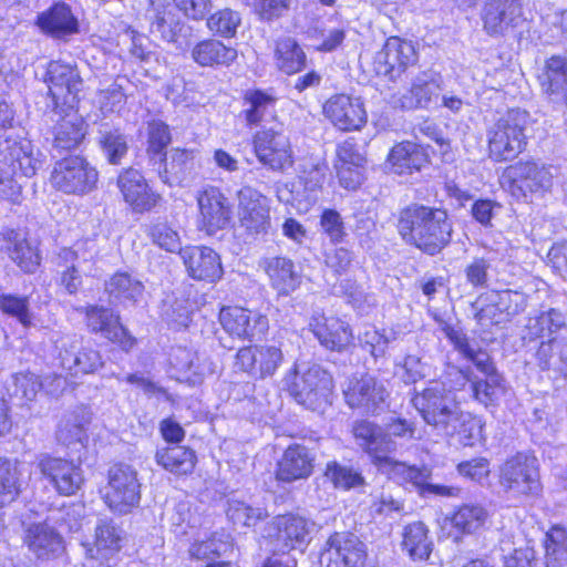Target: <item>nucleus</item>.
I'll return each mask as SVG.
<instances>
[{
	"label": "nucleus",
	"instance_id": "e2e57ef3",
	"mask_svg": "<svg viewBox=\"0 0 567 567\" xmlns=\"http://www.w3.org/2000/svg\"><path fill=\"white\" fill-rule=\"evenodd\" d=\"M563 326H565L563 313L556 309H549L542 312L538 317L529 319L527 329L529 338H537L543 337L545 331L549 334L556 332Z\"/></svg>",
	"mask_w": 567,
	"mask_h": 567
},
{
	"label": "nucleus",
	"instance_id": "4c0bfd02",
	"mask_svg": "<svg viewBox=\"0 0 567 567\" xmlns=\"http://www.w3.org/2000/svg\"><path fill=\"white\" fill-rule=\"evenodd\" d=\"M277 99L261 90H249L244 95L246 109L243 111L246 123L257 126L275 117Z\"/></svg>",
	"mask_w": 567,
	"mask_h": 567
},
{
	"label": "nucleus",
	"instance_id": "2f4dec72",
	"mask_svg": "<svg viewBox=\"0 0 567 567\" xmlns=\"http://www.w3.org/2000/svg\"><path fill=\"white\" fill-rule=\"evenodd\" d=\"M40 30L54 39H63L79 31V22L69 4L56 2L37 18Z\"/></svg>",
	"mask_w": 567,
	"mask_h": 567
},
{
	"label": "nucleus",
	"instance_id": "49530a36",
	"mask_svg": "<svg viewBox=\"0 0 567 567\" xmlns=\"http://www.w3.org/2000/svg\"><path fill=\"white\" fill-rule=\"evenodd\" d=\"M192 303L184 296L167 295L161 305V317L173 329L186 328L190 322Z\"/></svg>",
	"mask_w": 567,
	"mask_h": 567
},
{
	"label": "nucleus",
	"instance_id": "37998d69",
	"mask_svg": "<svg viewBox=\"0 0 567 567\" xmlns=\"http://www.w3.org/2000/svg\"><path fill=\"white\" fill-rule=\"evenodd\" d=\"M99 145L107 162L112 165L121 164L128 152V138L118 128L107 123L101 124L99 132Z\"/></svg>",
	"mask_w": 567,
	"mask_h": 567
},
{
	"label": "nucleus",
	"instance_id": "09e8293b",
	"mask_svg": "<svg viewBox=\"0 0 567 567\" xmlns=\"http://www.w3.org/2000/svg\"><path fill=\"white\" fill-rule=\"evenodd\" d=\"M488 518L487 509L480 504H464L451 517V523L457 530L472 534L482 528Z\"/></svg>",
	"mask_w": 567,
	"mask_h": 567
},
{
	"label": "nucleus",
	"instance_id": "8fccbe9b",
	"mask_svg": "<svg viewBox=\"0 0 567 567\" xmlns=\"http://www.w3.org/2000/svg\"><path fill=\"white\" fill-rule=\"evenodd\" d=\"M495 291L481 295L472 305L474 318L483 328L507 322V319L495 299Z\"/></svg>",
	"mask_w": 567,
	"mask_h": 567
},
{
	"label": "nucleus",
	"instance_id": "052dcab7",
	"mask_svg": "<svg viewBox=\"0 0 567 567\" xmlns=\"http://www.w3.org/2000/svg\"><path fill=\"white\" fill-rule=\"evenodd\" d=\"M227 516L236 525L255 526L258 522L268 517V513L262 507H251L250 505L240 502L231 501L228 504Z\"/></svg>",
	"mask_w": 567,
	"mask_h": 567
},
{
	"label": "nucleus",
	"instance_id": "aec40b11",
	"mask_svg": "<svg viewBox=\"0 0 567 567\" xmlns=\"http://www.w3.org/2000/svg\"><path fill=\"white\" fill-rule=\"evenodd\" d=\"M181 257L190 278L197 281L215 284L224 275L220 256L207 246H188Z\"/></svg>",
	"mask_w": 567,
	"mask_h": 567
},
{
	"label": "nucleus",
	"instance_id": "bf43d9fd",
	"mask_svg": "<svg viewBox=\"0 0 567 567\" xmlns=\"http://www.w3.org/2000/svg\"><path fill=\"white\" fill-rule=\"evenodd\" d=\"M122 529L111 519H100L95 527V546L99 551H118L122 547Z\"/></svg>",
	"mask_w": 567,
	"mask_h": 567
},
{
	"label": "nucleus",
	"instance_id": "4d7b16f0",
	"mask_svg": "<svg viewBox=\"0 0 567 567\" xmlns=\"http://www.w3.org/2000/svg\"><path fill=\"white\" fill-rule=\"evenodd\" d=\"M382 472H385L392 477L411 482L415 486L420 487L423 492H425L426 485L429 484V480L431 477V470L429 467L410 466L393 458L388 463Z\"/></svg>",
	"mask_w": 567,
	"mask_h": 567
},
{
	"label": "nucleus",
	"instance_id": "4468645a",
	"mask_svg": "<svg viewBox=\"0 0 567 567\" xmlns=\"http://www.w3.org/2000/svg\"><path fill=\"white\" fill-rule=\"evenodd\" d=\"M25 544L37 560L41 563L58 561L63 566L69 564L63 537L45 520L29 526Z\"/></svg>",
	"mask_w": 567,
	"mask_h": 567
},
{
	"label": "nucleus",
	"instance_id": "5fc2aeb1",
	"mask_svg": "<svg viewBox=\"0 0 567 567\" xmlns=\"http://www.w3.org/2000/svg\"><path fill=\"white\" fill-rule=\"evenodd\" d=\"M171 143V133L168 126L162 121H152L147 126V156L150 164H159L161 156L165 154V148Z\"/></svg>",
	"mask_w": 567,
	"mask_h": 567
},
{
	"label": "nucleus",
	"instance_id": "13d9d810",
	"mask_svg": "<svg viewBox=\"0 0 567 567\" xmlns=\"http://www.w3.org/2000/svg\"><path fill=\"white\" fill-rule=\"evenodd\" d=\"M0 310L20 322L24 328L32 324L33 315L27 296L0 293Z\"/></svg>",
	"mask_w": 567,
	"mask_h": 567
},
{
	"label": "nucleus",
	"instance_id": "20e7f679",
	"mask_svg": "<svg viewBox=\"0 0 567 567\" xmlns=\"http://www.w3.org/2000/svg\"><path fill=\"white\" fill-rule=\"evenodd\" d=\"M498 484L507 494L517 497H537L543 491L539 462L530 453L517 452L499 466Z\"/></svg>",
	"mask_w": 567,
	"mask_h": 567
},
{
	"label": "nucleus",
	"instance_id": "58836bf2",
	"mask_svg": "<svg viewBox=\"0 0 567 567\" xmlns=\"http://www.w3.org/2000/svg\"><path fill=\"white\" fill-rule=\"evenodd\" d=\"M540 82L547 94L567 104V58L553 55L547 59Z\"/></svg>",
	"mask_w": 567,
	"mask_h": 567
},
{
	"label": "nucleus",
	"instance_id": "338daca9",
	"mask_svg": "<svg viewBox=\"0 0 567 567\" xmlns=\"http://www.w3.org/2000/svg\"><path fill=\"white\" fill-rule=\"evenodd\" d=\"M152 241L169 252H176L184 249L181 247V238L176 230H174L166 223H157L150 228L148 231Z\"/></svg>",
	"mask_w": 567,
	"mask_h": 567
},
{
	"label": "nucleus",
	"instance_id": "a19ab883",
	"mask_svg": "<svg viewBox=\"0 0 567 567\" xmlns=\"http://www.w3.org/2000/svg\"><path fill=\"white\" fill-rule=\"evenodd\" d=\"M155 458L158 465L177 475L192 473L196 463L195 452L181 445L158 449Z\"/></svg>",
	"mask_w": 567,
	"mask_h": 567
},
{
	"label": "nucleus",
	"instance_id": "4be33fe9",
	"mask_svg": "<svg viewBox=\"0 0 567 567\" xmlns=\"http://www.w3.org/2000/svg\"><path fill=\"white\" fill-rule=\"evenodd\" d=\"M219 319L224 330L239 339H259L268 330L266 316L240 307L221 309Z\"/></svg>",
	"mask_w": 567,
	"mask_h": 567
},
{
	"label": "nucleus",
	"instance_id": "c85d7f7f",
	"mask_svg": "<svg viewBox=\"0 0 567 567\" xmlns=\"http://www.w3.org/2000/svg\"><path fill=\"white\" fill-rule=\"evenodd\" d=\"M61 365L72 375L94 373L103 367L100 352L92 347L82 346L76 338L62 344Z\"/></svg>",
	"mask_w": 567,
	"mask_h": 567
},
{
	"label": "nucleus",
	"instance_id": "c03bdc74",
	"mask_svg": "<svg viewBox=\"0 0 567 567\" xmlns=\"http://www.w3.org/2000/svg\"><path fill=\"white\" fill-rule=\"evenodd\" d=\"M457 373L462 384L471 383L473 396L484 405L494 403L505 391L504 378L499 373L485 375L484 380L472 379L468 370H458Z\"/></svg>",
	"mask_w": 567,
	"mask_h": 567
},
{
	"label": "nucleus",
	"instance_id": "603ef678",
	"mask_svg": "<svg viewBox=\"0 0 567 567\" xmlns=\"http://www.w3.org/2000/svg\"><path fill=\"white\" fill-rule=\"evenodd\" d=\"M151 32L158 33V35L167 42H176L178 32L182 31L183 25L175 19L172 7L158 6L150 16Z\"/></svg>",
	"mask_w": 567,
	"mask_h": 567
},
{
	"label": "nucleus",
	"instance_id": "69168bd1",
	"mask_svg": "<svg viewBox=\"0 0 567 567\" xmlns=\"http://www.w3.org/2000/svg\"><path fill=\"white\" fill-rule=\"evenodd\" d=\"M324 475L330 480L336 487L349 489L360 486L364 480L360 473L352 467L340 465L336 462L327 465Z\"/></svg>",
	"mask_w": 567,
	"mask_h": 567
},
{
	"label": "nucleus",
	"instance_id": "f03ea898",
	"mask_svg": "<svg viewBox=\"0 0 567 567\" xmlns=\"http://www.w3.org/2000/svg\"><path fill=\"white\" fill-rule=\"evenodd\" d=\"M411 403L426 424L442 433L453 432L461 417L454 393L440 382L432 381L422 391H414Z\"/></svg>",
	"mask_w": 567,
	"mask_h": 567
},
{
	"label": "nucleus",
	"instance_id": "cd10ccee",
	"mask_svg": "<svg viewBox=\"0 0 567 567\" xmlns=\"http://www.w3.org/2000/svg\"><path fill=\"white\" fill-rule=\"evenodd\" d=\"M240 221L249 231H265L270 223L267 198L250 186L238 192Z\"/></svg>",
	"mask_w": 567,
	"mask_h": 567
},
{
	"label": "nucleus",
	"instance_id": "f704fd0d",
	"mask_svg": "<svg viewBox=\"0 0 567 567\" xmlns=\"http://www.w3.org/2000/svg\"><path fill=\"white\" fill-rule=\"evenodd\" d=\"M264 269L269 277L271 287L282 296L293 292L301 284V276L296 271L295 264L286 257L265 259Z\"/></svg>",
	"mask_w": 567,
	"mask_h": 567
},
{
	"label": "nucleus",
	"instance_id": "5701e85b",
	"mask_svg": "<svg viewBox=\"0 0 567 567\" xmlns=\"http://www.w3.org/2000/svg\"><path fill=\"white\" fill-rule=\"evenodd\" d=\"M0 243L9 258L25 274H34L41 265L39 248L31 243L21 229L3 228Z\"/></svg>",
	"mask_w": 567,
	"mask_h": 567
},
{
	"label": "nucleus",
	"instance_id": "2eb2a0df",
	"mask_svg": "<svg viewBox=\"0 0 567 567\" xmlns=\"http://www.w3.org/2000/svg\"><path fill=\"white\" fill-rule=\"evenodd\" d=\"M417 62V53L411 41L391 37L373 59V70L378 75L391 80L399 78L410 65Z\"/></svg>",
	"mask_w": 567,
	"mask_h": 567
},
{
	"label": "nucleus",
	"instance_id": "6e6552de",
	"mask_svg": "<svg viewBox=\"0 0 567 567\" xmlns=\"http://www.w3.org/2000/svg\"><path fill=\"white\" fill-rule=\"evenodd\" d=\"M50 179L58 190L84 195L96 187L99 173L84 157L72 155L55 163Z\"/></svg>",
	"mask_w": 567,
	"mask_h": 567
},
{
	"label": "nucleus",
	"instance_id": "6e6d98bb",
	"mask_svg": "<svg viewBox=\"0 0 567 567\" xmlns=\"http://www.w3.org/2000/svg\"><path fill=\"white\" fill-rule=\"evenodd\" d=\"M20 494V480L17 465L0 458V507L11 504Z\"/></svg>",
	"mask_w": 567,
	"mask_h": 567
},
{
	"label": "nucleus",
	"instance_id": "ddd939ff",
	"mask_svg": "<svg viewBox=\"0 0 567 567\" xmlns=\"http://www.w3.org/2000/svg\"><path fill=\"white\" fill-rule=\"evenodd\" d=\"M254 146L258 161L272 171L282 172L293 163L290 140L282 130L258 132Z\"/></svg>",
	"mask_w": 567,
	"mask_h": 567
},
{
	"label": "nucleus",
	"instance_id": "b1692460",
	"mask_svg": "<svg viewBox=\"0 0 567 567\" xmlns=\"http://www.w3.org/2000/svg\"><path fill=\"white\" fill-rule=\"evenodd\" d=\"M324 115L341 131L360 130L367 122V112L360 99L336 94L323 105Z\"/></svg>",
	"mask_w": 567,
	"mask_h": 567
},
{
	"label": "nucleus",
	"instance_id": "864d4df0",
	"mask_svg": "<svg viewBox=\"0 0 567 567\" xmlns=\"http://www.w3.org/2000/svg\"><path fill=\"white\" fill-rule=\"evenodd\" d=\"M84 518V506L82 504H70L59 508H51L45 518L50 525H54L70 533L80 530Z\"/></svg>",
	"mask_w": 567,
	"mask_h": 567
},
{
	"label": "nucleus",
	"instance_id": "0eeeda50",
	"mask_svg": "<svg viewBox=\"0 0 567 567\" xmlns=\"http://www.w3.org/2000/svg\"><path fill=\"white\" fill-rule=\"evenodd\" d=\"M140 488L136 470L128 464H115L109 470L103 499L113 513L125 515L138 505Z\"/></svg>",
	"mask_w": 567,
	"mask_h": 567
},
{
	"label": "nucleus",
	"instance_id": "473e14b6",
	"mask_svg": "<svg viewBox=\"0 0 567 567\" xmlns=\"http://www.w3.org/2000/svg\"><path fill=\"white\" fill-rule=\"evenodd\" d=\"M386 396L385 388L370 375L357 380L346 392L347 402L351 408H361L372 413L381 408Z\"/></svg>",
	"mask_w": 567,
	"mask_h": 567
},
{
	"label": "nucleus",
	"instance_id": "de8ad7c7",
	"mask_svg": "<svg viewBox=\"0 0 567 567\" xmlns=\"http://www.w3.org/2000/svg\"><path fill=\"white\" fill-rule=\"evenodd\" d=\"M105 290L110 298L117 302H136L142 296L143 284L127 272H116L105 284Z\"/></svg>",
	"mask_w": 567,
	"mask_h": 567
},
{
	"label": "nucleus",
	"instance_id": "7c9ffc66",
	"mask_svg": "<svg viewBox=\"0 0 567 567\" xmlns=\"http://www.w3.org/2000/svg\"><path fill=\"white\" fill-rule=\"evenodd\" d=\"M165 184H181L186 181L195 169V154L192 150L172 148L161 156L159 164H151Z\"/></svg>",
	"mask_w": 567,
	"mask_h": 567
},
{
	"label": "nucleus",
	"instance_id": "39448f33",
	"mask_svg": "<svg viewBox=\"0 0 567 567\" xmlns=\"http://www.w3.org/2000/svg\"><path fill=\"white\" fill-rule=\"evenodd\" d=\"M332 388L331 375L318 364L302 372L295 371L291 381L287 379L289 394L299 404L312 411L330 403Z\"/></svg>",
	"mask_w": 567,
	"mask_h": 567
},
{
	"label": "nucleus",
	"instance_id": "412c9836",
	"mask_svg": "<svg viewBox=\"0 0 567 567\" xmlns=\"http://www.w3.org/2000/svg\"><path fill=\"white\" fill-rule=\"evenodd\" d=\"M117 187L125 200L135 213L153 209L161 200V195L153 192L143 174L128 167L117 177Z\"/></svg>",
	"mask_w": 567,
	"mask_h": 567
},
{
	"label": "nucleus",
	"instance_id": "6ab92c4d",
	"mask_svg": "<svg viewBox=\"0 0 567 567\" xmlns=\"http://www.w3.org/2000/svg\"><path fill=\"white\" fill-rule=\"evenodd\" d=\"M197 202L200 224L208 235H215L230 224L233 206L217 187L205 188L199 193Z\"/></svg>",
	"mask_w": 567,
	"mask_h": 567
},
{
	"label": "nucleus",
	"instance_id": "423d86ee",
	"mask_svg": "<svg viewBox=\"0 0 567 567\" xmlns=\"http://www.w3.org/2000/svg\"><path fill=\"white\" fill-rule=\"evenodd\" d=\"M509 183V192L516 198L528 195H544L553 186V167L535 159H519L509 165L504 173Z\"/></svg>",
	"mask_w": 567,
	"mask_h": 567
},
{
	"label": "nucleus",
	"instance_id": "c756f323",
	"mask_svg": "<svg viewBox=\"0 0 567 567\" xmlns=\"http://www.w3.org/2000/svg\"><path fill=\"white\" fill-rule=\"evenodd\" d=\"M312 526L313 524L305 517L292 514L279 515L271 522L274 533H269V536L275 538L278 546L290 550L308 542Z\"/></svg>",
	"mask_w": 567,
	"mask_h": 567
},
{
	"label": "nucleus",
	"instance_id": "f3484780",
	"mask_svg": "<svg viewBox=\"0 0 567 567\" xmlns=\"http://www.w3.org/2000/svg\"><path fill=\"white\" fill-rule=\"evenodd\" d=\"M481 19L488 35L504 37L524 22L520 0H486Z\"/></svg>",
	"mask_w": 567,
	"mask_h": 567
},
{
	"label": "nucleus",
	"instance_id": "f257e3e1",
	"mask_svg": "<svg viewBox=\"0 0 567 567\" xmlns=\"http://www.w3.org/2000/svg\"><path fill=\"white\" fill-rule=\"evenodd\" d=\"M396 228L406 245L430 256L441 252L452 240L449 215L436 207L409 205L400 212Z\"/></svg>",
	"mask_w": 567,
	"mask_h": 567
},
{
	"label": "nucleus",
	"instance_id": "3c124183",
	"mask_svg": "<svg viewBox=\"0 0 567 567\" xmlns=\"http://www.w3.org/2000/svg\"><path fill=\"white\" fill-rule=\"evenodd\" d=\"M546 567H564L567 565V530L554 526L546 533L545 542Z\"/></svg>",
	"mask_w": 567,
	"mask_h": 567
},
{
	"label": "nucleus",
	"instance_id": "7ed1b4c3",
	"mask_svg": "<svg viewBox=\"0 0 567 567\" xmlns=\"http://www.w3.org/2000/svg\"><path fill=\"white\" fill-rule=\"evenodd\" d=\"M528 113L513 109L502 115L486 132L489 157L495 162L515 158L527 144Z\"/></svg>",
	"mask_w": 567,
	"mask_h": 567
},
{
	"label": "nucleus",
	"instance_id": "f8f14e48",
	"mask_svg": "<svg viewBox=\"0 0 567 567\" xmlns=\"http://www.w3.org/2000/svg\"><path fill=\"white\" fill-rule=\"evenodd\" d=\"M38 468L62 496L75 495L85 482L81 464L65 458L43 455L38 462Z\"/></svg>",
	"mask_w": 567,
	"mask_h": 567
},
{
	"label": "nucleus",
	"instance_id": "a878e982",
	"mask_svg": "<svg viewBox=\"0 0 567 567\" xmlns=\"http://www.w3.org/2000/svg\"><path fill=\"white\" fill-rule=\"evenodd\" d=\"M316 453L302 445L291 444L278 462L276 478L284 483L307 480L315 468Z\"/></svg>",
	"mask_w": 567,
	"mask_h": 567
},
{
	"label": "nucleus",
	"instance_id": "a211bd4d",
	"mask_svg": "<svg viewBox=\"0 0 567 567\" xmlns=\"http://www.w3.org/2000/svg\"><path fill=\"white\" fill-rule=\"evenodd\" d=\"M284 360L275 346L244 347L236 354L235 367L256 379L271 377Z\"/></svg>",
	"mask_w": 567,
	"mask_h": 567
},
{
	"label": "nucleus",
	"instance_id": "72a5a7b5",
	"mask_svg": "<svg viewBox=\"0 0 567 567\" xmlns=\"http://www.w3.org/2000/svg\"><path fill=\"white\" fill-rule=\"evenodd\" d=\"M427 162L429 157L424 150L412 142H402L394 145L388 155L389 168L396 175L420 172Z\"/></svg>",
	"mask_w": 567,
	"mask_h": 567
},
{
	"label": "nucleus",
	"instance_id": "dca6fc26",
	"mask_svg": "<svg viewBox=\"0 0 567 567\" xmlns=\"http://www.w3.org/2000/svg\"><path fill=\"white\" fill-rule=\"evenodd\" d=\"M93 259L92 241L63 247L55 257V265L62 268L61 285L70 295L76 293L82 285L81 272L91 269Z\"/></svg>",
	"mask_w": 567,
	"mask_h": 567
},
{
	"label": "nucleus",
	"instance_id": "774afa93",
	"mask_svg": "<svg viewBox=\"0 0 567 567\" xmlns=\"http://www.w3.org/2000/svg\"><path fill=\"white\" fill-rule=\"evenodd\" d=\"M327 554L330 559L340 561L350 553L353 546H359V537L351 533H334L327 540Z\"/></svg>",
	"mask_w": 567,
	"mask_h": 567
},
{
	"label": "nucleus",
	"instance_id": "1a4fd4ad",
	"mask_svg": "<svg viewBox=\"0 0 567 567\" xmlns=\"http://www.w3.org/2000/svg\"><path fill=\"white\" fill-rule=\"evenodd\" d=\"M45 82L54 109H74L83 90V79L75 64L51 61L47 69Z\"/></svg>",
	"mask_w": 567,
	"mask_h": 567
},
{
	"label": "nucleus",
	"instance_id": "9d476101",
	"mask_svg": "<svg viewBox=\"0 0 567 567\" xmlns=\"http://www.w3.org/2000/svg\"><path fill=\"white\" fill-rule=\"evenodd\" d=\"M0 165L13 177L30 178L41 168L42 161L29 140L8 136L0 141Z\"/></svg>",
	"mask_w": 567,
	"mask_h": 567
},
{
	"label": "nucleus",
	"instance_id": "c9c22d12",
	"mask_svg": "<svg viewBox=\"0 0 567 567\" xmlns=\"http://www.w3.org/2000/svg\"><path fill=\"white\" fill-rule=\"evenodd\" d=\"M192 58L200 66H229L237 59V50L219 40L208 39L193 48Z\"/></svg>",
	"mask_w": 567,
	"mask_h": 567
},
{
	"label": "nucleus",
	"instance_id": "e433bc0d",
	"mask_svg": "<svg viewBox=\"0 0 567 567\" xmlns=\"http://www.w3.org/2000/svg\"><path fill=\"white\" fill-rule=\"evenodd\" d=\"M85 134V122L76 112L70 110L54 127L53 148L74 150L82 143Z\"/></svg>",
	"mask_w": 567,
	"mask_h": 567
},
{
	"label": "nucleus",
	"instance_id": "393cba45",
	"mask_svg": "<svg viewBox=\"0 0 567 567\" xmlns=\"http://www.w3.org/2000/svg\"><path fill=\"white\" fill-rule=\"evenodd\" d=\"M86 326L93 333H102L112 342L118 343L121 348L128 351L135 344V339L121 324L120 317L111 309L87 306L85 307Z\"/></svg>",
	"mask_w": 567,
	"mask_h": 567
},
{
	"label": "nucleus",
	"instance_id": "bb28decb",
	"mask_svg": "<svg viewBox=\"0 0 567 567\" xmlns=\"http://www.w3.org/2000/svg\"><path fill=\"white\" fill-rule=\"evenodd\" d=\"M440 84L432 71H423L416 74L411 87L400 95L392 96L394 106L402 110L425 109L433 99L439 96Z\"/></svg>",
	"mask_w": 567,
	"mask_h": 567
},
{
	"label": "nucleus",
	"instance_id": "79ce46f5",
	"mask_svg": "<svg viewBox=\"0 0 567 567\" xmlns=\"http://www.w3.org/2000/svg\"><path fill=\"white\" fill-rule=\"evenodd\" d=\"M402 549L413 560L429 559L433 543L429 537V529L422 522H414L404 527Z\"/></svg>",
	"mask_w": 567,
	"mask_h": 567
},
{
	"label": "nucleus",
	"instance_id": "a18cd8bd",
	"mask_svg": "<svg viewBox=\"0 0 567 567\" xmlns=\"http://www.w3.org/2000/svg\"><path fill=\"white\" fill-rule=\"evenodd\" d=\"M275 56L278 68L288 74L297 73L306 66L302 48L290 37L277 41Z\"/></svg>",
	"mask_w": 567,
	"mask_h": 567
},
{
	"label": "nucleus",
	"instance_id": "9b49d317",
	"mask_svg": "<svg viewBox=\"0 0 567 567\" xmlns=\"http://www.w3.org/2000/svg\"><path fill=\"white\" fill-rule=\"evenodd\" d=\"M351 432L355 444L383 471L392 460L390 454L396 450V442L389 437L382 426L368 420L353 422Z\"/></svg>",
	"mask_w": 567,
	"mask_h": 567
},
{
	"label": "nucleus",
	"instance_id": "680f3d73",
	"mask_svg": "<svg viewBox=\"0 0 567 567\" xmlns=\"http://www.w3.org/2000/svg\"><path fill=\"white\" fill-rule=\"evenodd\" d=\"M455 430L446 435L457 434L460 442L465 446H473L483 439V423L481 419L464 413L461 410V417H457Z\"/></svg>",
	"mask_w": 567,
	"mask_h": 567
},
{
	"label": "nucleus",
	"instance_id": "ea45409f",
	"mask_svg": "<svg viewBox=\"0 0 567 567\" xmlns=\"http://www.w3.org/2000/svg\"><path fill=\"white\" fill-rule=\"evenodd\" d=\"M312 329L319 342L327 349L341 351L352 339L349 326L338 318H322Z\"/></svg>",
	"mask_w": 567,
	"mask_h": 567
},
{
	"label": "nucleus",
	"instance_id": "0e129e2a",
	"mask_svg": "<svg viewBox=\"0 0 567 567\" xmlns=\"http://www.w3.org/2000/svg\"><path fill=\"white\" fill-rule=\"evenodd\" d=\"M240 16L230 9H223L207 19V27L210 31L224 38L234 37L240 24Z\"/></svg>",
	"mask_w": 567,
	"mask_h": 567
}]
</instances>
